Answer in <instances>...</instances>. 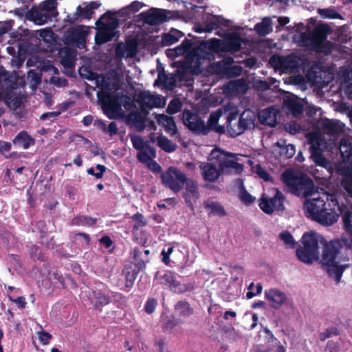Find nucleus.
Returning <instances> with one entry per match:
<instances>
[{
	"mask_svg": "<svg viewBox=\"0 0 352 352\" xmlns=\"http://www.w3.org/2000/svg\"><path fill=\"white\" fill-rule=\"evenodd\" d=\"M327 199V202L320 197L306 200L303 205L306 217L323 226L336 222L339 217L337 210L342 213L345 205L340 206L333 195L328 196Z\"/></svg>",
	"mask_w": 352,
	"mask_h": 352,
	"instance_id": "f257e3e1",
	"label": "nucleus"
},
{
	"mask_svg": "<svg viewBox=\"0 0 352 352\" xmlns=\"http://www.w3.org/2000/svg\"><path fill=\"white\" fill-rule=\"evenodd\" d=\"M348 249L347 243L342 237L328 243L325 241L324 244L320 263L336 283L340 281L344 270L349 267L348 265H338L341 261L348 260L343 254V251Z\"/></svg>",
	"mask_w": 352,
	"mask_h": 352,
	"instance_id": "f03ea898",
	"label": "nucleus"
},
{
	"mask_svg": "<svg viewBox=\"0 0 352 352\" xmlns=\"http://www.w3.org/2000/svg\"><path fill=\"white\" fill-rule=\"evenodd\" d=\"M330 28L326 24L316 26L312 31L302 32L299 36L298 44L300 47L316 53L328 55L333 49V44L327 40Z\"/></svg>",
	"mask_w": 352,
	"mask_h": 352,
	"instance_id": "7ed1b4c3",
	"label": "nucleus"
},
{
	"mask_svg": "<svg viewBox=\"0 0 352 352\" xmlns=\"http://www.w3.org/2000/svg\"><path fill=\"white\" fill-rule=\"evenodd\" d=\"M119 23V20L111 12L108 11L103 14L96 22L97 26L96 43L102 45L111 41L119 33L117 30Z\"/></svg>",
	"mask_w": 352,
	"mask_h": 352,
	"instance_id": "20e7f679",
	"label": "nucleus"
},
{
	"mask_svg": "<svg viewBox=\"0 0 352 352\" xmlns=\"http://www.w3.org/2000/svg\"><path fill=\"white\" fill-rule=\"evenodd\" d=\"M344 165L339 169L340 186L352 197V144L342 139L339 147Z\"/></svg>",
	"mask_w": 352,
	"mask_h": 352,
	"instance_id": "39448f33",
	"label": "nucleus"
},
{
	"mask_svg": "<svg viewBox=\"0 0 352 352\" xmlns=\"http://www.w3.org/2000/svg\"><path fill=\"white\" fill-rule=\"evenodd\" d=\"M282 177L291 192L295 195L307 197L312 195L314 192L313 180L305 175L298 177L292 171L286 170L283 173Z\"/></svg>",
	"mask_w": 352,
	"mask_h": 352,
	"instance_id": "423d86ee",
	"label": "nucleus"
},
{
	"mask_svg": "<svg viewBox=\"0 0 352 352\" xmlns=\"http://www.w3.org/2000/svg\"><path fill=\"white\" fill-rule=\"evenodd\" d=\"M300 242L302 247L296 250V256L300 261L311 264L319 258L318 239L315 232L304 233Z\"/></svg>",
	"mask_w": 352,
	"mask_h": 352,
	"instance_id": "0eeeda50",
	"label": "nucleus"
},
{
	"mask_svg": "<svg viewBox=\"0 0 352 352\" xmlns=\"http://www.w3.org/2000/svg\"><path fill=\"white\" fill-rule=\"evenodd\" d=\"M155 279L157 284L168 287L175 293L184 294L194 289L193 283H182L177 280L176 274L170 270L157 272L155 274Z\"/></svg>",
	"mask_w": 352,
	"mask_h": 352,
	"instance_id": "6e6552de",
	"label": "nucleus"
},
{
	"mask_svg": "<svg viewBox=\"0 0 352 352\" xmlns=\"http://www.w3.org/2000/svg\"><path fill=\"white\" fill-rule=\"evenodd\" d=\"M97 96L102 103L104 111L108 115L118 113L121 109L122 102L126 109H129L131 107V98L126 95L122 96L124 98L123 101L121 100V97L118 94L101 91L98 92ZM109 117L111 118L110 116Z\"/></svg>",
	"mask_w": 352,
	"mask_h": 352,
	"instance_id": "1a4fd4ad",
	"label": "nucleus"
},
{
	"mask_svg": "<svg viewBox=\"0 0 352 352\" xmlns=\"http://www.w3.org/2000/svg\"><path fill=\"white\" fill-rule=\"evenodd\" d=\"M271 192V195L263 193L258 203L259 208L267 214H272L275 211L279 212L285 210V197L283 192L278 188H272Z\"/></svg>",
	"mask_w": 352,
	"mask_h": 352,
	"instance_id": "9d476101",
	"label": "nucleus"
},
{
	"mask_svg": "<svg viewBox=\"0 0 352 352\" xmlns=\"http://www.w3.org/2000/svg\"><path fill=\"white\" fill-rule=\"evenodd\" d=\"M186 177L185 173L175 166H169L160 175L162 184L175 193L184 188Z\"/></svg>",
	"mask_w": 352,
	"mask_h": 352,
	"instance_id": "9b49d317",
	"label": "nucleus"
},
{
	"mask_svg": "<svg viewBox=\"0 0 352 352\" xmlns=\"http://www.w3.org/2000/svg\"><path fill=\"white\" fill-rule=\"evenodd\" d=\"M309 142L311 159L316 166L327 169L329 173L333 170L331 162L327 160L323 154L321 148L322 140L318 135L313 133L310 135Z\"/></svg>",
	"mask_w": 352,
	"mask_h": 352,
	"instance_id": "f8f14e48",
	"label": "nucleus"
},
{
	"mask_svg": "<svg viewBox=\"0 0 352 352\" xmlns=\"http://www.w3.org/2000/svg\"><path fill=\"white\" fill-rule=\"evenodd\" d=\"M219 160V166L220 173L222 174H231L233 172L236 174H241L244 166L237 162L236 155L230 152H223L220 155L217 156Z\"/></svg>",
	"mask_w": 352,
	"mask_h": 352,
	"instance_id": "ddd939ff",
	"label": "nucleus"
},
{
	"mask_svg": "<svg viewBox=\"0 0 352 352\" xmlns=\"http://www.w3.org/2000/svg\"><path fill=\"white\" fill-rule=\"evenodd\" d=\"M184 124L194 134L206 135L205 122L201 118L188 109H185L182 113Z\"/></svg>",
	"mask_w": 352,
	"mask_h": 352,
	"instance_id": "4468645a",
	"label": "nucleus"
},
{
	"mask_svg": "<svg viewBox=\"0 0 352 352\" xmlns=\"http://www.w3.org/2000/svg\"><path fill=\"white\" fill-rule=\"evenodd\" d=\"M83 5L84 6H78L72 16H67L69 18L68 21L70 23L74 24L82 20L91 19L94 14V10L100 6V3L96 1H91L88 3H84Z\"/></svg>",
	"mask_w": 352,
	"mask_h": 352,
	"instance_id": "2eb2a0df",
	"label": "nucleus"
},
{
	"mask_svg": "<svg viewBox=\"0 0 352 352\" xmlns=\"http://www.w3.org/2000/svg\"><path fill=\"white\" fill-rule=\"evenodd\" d=\"M87 34V31L84 30L83 26L78 25L68 32L66 40L69 44L83 49L86 45Z\"/></svg>",
	"mask_w": 352,
	"mask_h": 352,
	"instance_id": "dca6fc26",
	"label": "nucleus"
},
{
	"mask_svg": "<svg viewBox=\"0 0 352 352\" xmlns=\"http://www.w3.org/2000/svg\"><path fill=\"white\" fill-rule=\"evenodd\" d=\"M186 58L190 63H194L199 67L204 60H211L213 56L207 48L201 45V43L199 46L193 48L188 53Z\"/></svg>",
	"mask_w": 352,
	"mask_h": 352,
	"instance_id": "f3484780",
	"label": "nucleus"
},
{
	"mask_svg": "<svg viewBox=\"0 0 352 352\" xmlns=\"http://www.w3.org/2000/svg\"><path fill=\"white\" fill-rule=\"evenodd\" d=\"M143 21L148 25H159L168 20L167 12L163 9L153 8L140 14Z\"/></svg>",
	"mask_w": 352,
	"mask_h": 352,
	"instance_id": "a211bd4d",
	"label": "nucleus"
},
{
	"mask_svg": "<svg viewBox=\"0 0 352 352\" xmlns=\"http://www.w3.org/2000/svg\"><path fill=\"white\" fill-rule=\"evenodd\" d=\"M185 192L182 195L186 204L192 208V201H196L199 197V188L197 184L191 178L186 177L184 182Z\"/></svg>",
	"mask_w": 352,
	"mask_h": 352,
	"instance_id": "6ab92c4d",
	"label": "nucleus"
},
{
	"mask_svg": "<svg viewBox=\"0 0 352 352\" xmlns=\"http://www.w3.org/2000/svg\"><path fill=\"white\" fill-rule=\"evenodd\" d=\"M136 102L140 106L141 111H145V116H147L148 113L145 108L159 107L160 98L157 96L152 95L149 92L141 91L137 96Z\"/></svg>",
	"mask_w": 352,
	"mask_h": 352,
	"instance_id": "aec40b11",
	"label": "nucleus"
},
{
	"mask_svg": "<svg viewBox=\"0 0 352 352\" xmlns=\"http://www.w3.org/2000/svg\"><path fill=\"white\" fill-rule=\"evenodd\" d=\"M254 124V120L251 118L245 117V113H242L235 125L227 124L228 133L232 137H236L243 133L247 129H250Z\"/></svg>",
	"mask_w": 352,
	"mask_h": 352,
	"instance_id": "412c9836",
	"label": "nucleus"
},
{
	"mask_svg": "<svg viewBox=\"0 0 352 352\" xmlns=\"http://www.w3.org/2000/svg\"><path fill=\"white\" fill-rule=\"evenodd\" d=\"M201 171V175L204 181L208 182H214L217 180L221 175L220 168L212 163L201 162L199 165Z\"/></svg>",
	"mask_w": 352,
	"mask_h": 352,
	"instance_id": "4be33fe9",
	"label": "nucleus"
},
{
	"mask_svg": "<svg viewBox=\"0 0 352 352\" xmlns=\"http://www.w3.org/2000/svg\"><path fill=\"white\" fill-rule=\"evenodd\" d=\"M265 296L270 303V306L276 309H279L287 300L285 294L276 288L265 290Z\"/></svg>",
	"mask_w": 352,
	"mask_h": 352,
	"instance_id": "5701e85b",
	"label": "nucleus"
},
{
	"mask_svg": "<svg viewBox=\"0 0 352 352\" xmlns=\"http://www.w3.org/2000/svg\"><path fill=\"white\" fill-rule=\"evenodd\" d=\"M344 229L349 236V238L342 236L347 243V247L352 250V211L346 206H344L343 212L341 213Z\"/></svg>",
	"mask_w": 352,
	"mask_h": 352,
	"instance_id": "b1692460",
	"label": "nucleus"
},
{
	"mask_svg": "<svg viewBox=\"0 0 352 352\" xmlns=\"http://www.w3.org/2000/svg\"><path fill=\"white\" fill-rule=\"evenodd\" d=\"M149 250H142L140 248L133 249L131 255L135 261V267L139 270H143L146 268V265L149 262Z\"/></svg>",
	"mask_w": 352,
	"mask_h": 352,
	"instance_id": "393cba45",
	"label": "nucleus"
},
{
	"mask_svg": "<svg viewBox=\"0 0 352 352\" xmlns=\"http://www.w3.org/2000/svg\"><path fill=\"white\" fill-rule=\"evenodd\" d=\"M157 121L170 135L174 136L178 133L176 123L173 117L164 114H159L157 116Z\"/></svg>",
	"mask_w": 352,
	"mask_h": 352,
	"instance_id": "a878e982",
	"label": "nucleus"
},
{
	"mask_svg": "<svg viewBox=\"0 0 352 352\" xmlns=\"http://www.w3.org/2000/svg\"><path fill=\"white\" fill-rule=\"evenodd\" d=\"M344 125L336 120H325L322 123L324 132L331 136H338L343 132Z\"/></svg>",
	"mask_w": 352,
	"mask_h": 352,
	"instance_id": "bb28decb",
	"label": "nucleus"
},
{
	"mask_svg": "<svg viewBox=\"0 0 352 352\" xmlns=\"http://www.w3.org/2000/svg\"><path fill=\"white\" fill-rule=\"evenodd\" d=\"M12 142L16 147L28 149L34 144L35 141L26 131H22L15 136Z\"/></svg>",
	"mask_w": 352,
	"mask_h": 352,
	"instance_id": "cd10ccee",
	"label": "nucleus"
},
{
	"mask_svg": "<svg viewBox=\"0 0 352 352\" xmlns=\"http://www.w3.org/2000/svg\"><path fill=\"white\" fill-rule=\"evenodd\" d=\"M92 294L95 300L93 305L94 308L100 312L102 311L103 307L110 304L111 302V297L102 290L93 291Z\"/></svg>",
	"mask_w": 352,
	"mask_h": 352,
	"instance_id": "c85d7f7f",
	"label": "nucleus"
},
{
	"mask_svg": "<svg viewBox=\"0 0 352 352\" xmlns=\"http://www.w3.org/2000/svg\"><path fill=\"white\" fill-rule=\"evenodd\" d=\"M141 270L135 267H133L131 265H126L122 271V274L125 278V287L128 289L125 291L128 292L133 286L134 281L136 279L138 274Z\"/></svg>",
	"mask_w": 352,
	"mask_h": 352,
	"instance_id": "c756f323",
	"label": "nucleus"
},
{
	"mask_svg": "<svg viewBox=\"0 0 352 352\" xmlns=\"http://www.w3.org/2000/svg\"><path fill=\"white\" fill-rule=\"evenodd\" d=\"M242 38L236 34H233L223 41L224 52H237L241 50Z\"/></svg>",
	"mask_w": 352,
	"mask_h": 352,
	"instance_id": "7c9ffc66",
	"label": "nucleus"
},
{
	"mask_svg": "<svg viewBox=\"0 0 352 352\" xmlns=\"http://www.w3.org/2000/svg\"><path fill=\"white\" fill-rule=\"evenodd\" d=\"M58 54L60 62L64 67L69 68L74 66L76 57L75 50L65 47L62 48Z\"/></svg>",
	"mask_w": 352,
	"mask_h": 352,
	"instance_id": "2f4dec72",
	"label": "nucleus"
},
{
	"mask_svg": "<svg viewBox=\"0 0 352 352\" xmlns=\"http://www.w3.org/2000/svg\"><path fill=\"white\" fill-rule=\"evenodd\" d=\"M299 58L293 54L284 56L282 72L285 73H294L300 67Z\"/></svg>",
	"mask_w": 352,
	"mask_h": 352,
	"instance_id": "473e14b6",
	"label": "nucleus"
},
{
	"mask_svg": "<svg viewBox=\"0 0 352 352\" xmlns=\"http://www.w3.org/2000/svg\"><path fill=\"white\" fill-rule=\"evenodd\" d=\"M228 20H226L221 16H213L206 23L204 31L206 32H211L214 30H217L221 26L227 27L228 25Z\"/></svg>",
	"mask_w": 352,
	"mask_h": 352,
	"instance_id": "72a5a7b5",
	"label": "nucleus"
},
{
	"mask_svg": "<svg viewBox=\"0 0 352 352\" xmlns=\"http://www.w3.org/2000/svg\"><path fill=\"white\" fill-rule=\"evenodd\" d=\"M175 310L179 317L186 318L194 314V309L186 300H179L175 305Z\"/></svg>",
	"mask_w": 352,
	"mask_h": 352,
	"instance_id": "f704fd0d",
	"label": "nucleus"
},
{
	"mask_svg": "<svg viewBox=\"0 0 352 352\" xmlns=\"http://www.w3.org/2000/svg\"><path fill=\"white\" fill-rule=\"evenodd\" d=\"M184 34L179 30L171 29L168 33L162 36V43L164 46L171 45L177 43Z\"/></svg>",
	"mask_w": 352,
	"mask_h": 352,
	"instance_id": "c9c22d12",
	"label": "nucleus"
},
{
	"mask_svg": "<svg viewBox=\"0 0 352 352\" xmlns=\"http://www.w3.org/2000/svg\"><path fill=\"white\" fill-rule=\"evenodd\" d=\"M156 150L153 146L147 147L140 151H138L137 159L138 160L144 164L148 163L150 161L155 158Z\"/></svg>",
	"mask_w": 352,
	"mask_h": 352,
	"instance_id": "e433bc0d",
	"label": "nucleus"
},
{
	"mask_svg": "<svg viewBox=\"0 0 352 352\" xmlns=\"http://www.w3.org/2000/svg\"><path fill=\"white\" fill-rule=\"evenodd\" d=\"M285 106L294 116H298L303 112L302 104L295 98H288L284 101Z\"/></svg>",
	"mask_w": 352,
	"mask_h": 352,
	"instance_id": "4c0bfd02",
	"label": "nucleus"
},
{
	"mask_svg": "<svg viewBox=\"0 0 352 352\" xmlns=\"http://www.w3.org/2000/svg\"><path fill=\"white\" fill-rule=\"evenodd\" d=\"M43 12L45 11L43 10V8L41 10L32 8L29 12V16L37 24L42 25L45 23L48 19L47 14L43 13Z\"/></svg>",
	"mask_w": 352,
	"mask_h": 352,
	"instance_id": "58836bf2",
	"label": "nucleus"
},
{
	"mask_svg": "<svg viewBox=\"0 0 352 352\" xmlns=\"http://www.w3.org/2000/svg\"><path fill=\"white\" fill-rule=\"evenodd\" d=\"M201 45L207 48L210 52H224L223 42L218 38H213L210 41H203Z\"/></svg>",
	"mask_w": 352,
	"mask_h": 352,
	"instance_id": "ea45409f",
	"label": "nucleus"
},
{
	"mask_svg": "<svg viewBox=\"0 0 352 352\" xmlns=\"http://www.w3.org/2000/svg\"><path fill=\"white\" fill-rule=\"evenodd\" d=\"M158 146L167 153H172L177 148L176 144L173 143L166 136L160 135L157 138Z\"/></svg>",
	"mask_w": 352,
	"mask_h": 352,
	"instance_id": "a19ab883",
	"label": "nucleus"
},
{
	"mask_svg": "<svg viewBox=\"0 0 352 352\" xmlns=\"http://www.w3.org/2000/svg\"><path fill=\"white\" fill-rule=\"evenodd\" d=\"M142 112L144 113V116L138 111H132L128 115L127 119L136 127L144 129L146 116H145V111Z\"/></svg>",
	"mask_w": 352,
	"mask_h": 352,
	"instance_id": "79ce46f5",
	"label": "nucleus"
},
{
	"mask_svg": "<svg viewBox=\"0 0 352 352\" xmlns=\"http://www.w3.org/2000/svg\"><path fill=\"white\" fill-rule=\"evenodd\" d=\"M254 30L259 35L265 36L272 31V21L270 18H265L260 23L255 25Z\"/></svg>",
	"mask_w": 352,
	"mask_h": 352,
	"instance_id": "37998d69",
	"label": "nucleus"
},
{
	"mask_svg": "<svg viewBox=\"0 0 352 352\" xmlns=\"http://www.w3.org/2000/svg\"><path fill=\"white\" fill-rule=\"evenodd\" d=\"M276 145L280 148V155H284L287 159L292 158L296 153L295 146L292 144L285 145V140H283V144L277 142Z\"/></svg>",
	"mask_w": 352,
	"mask_h": 352,
	"instance_id": "c03bdc74",
	"label": "nucleus"
},
{
	"mask_svg": "<svg viewBox=\"0 0 352 352\" xmlns=\"http://www.w3.org/2000/svg\"><path fill=\"white\" fill-rule=\"evenodd\" d=\"M72 221L76 226H92L96 223L97 219L87 215H78L74 217Z\"/></svg>",
	"mask_w": 352,
	"mask_h": 352,
	"instance_id": "a18cd8bd",
	"label": "nucleus"
},
{
	"mask_svg": "<svg viewBox=\"0 0 352 352\" xmlns=\"http://www.w3.org/2000/svg\"><path fill=\"white\" fill-rule=\"evenodd\" d=\"M221 116V112L220 111H217L210 113L208 120V124H205V128H206V130L205 131L206 135H208L212 129L217 125Z\"/></svg>",
	"mask_w": 352,
	"mask_h": 352,
	"instance_id": "49530a36",
	"label": "nucleus"
},
{
	"mask_svg": "<svg viewBox=\"0 0 352 352\" xmlns=\"http://www.w3.org/2000/svg\"><path fill=\"white\" fill-rule=\"evenodd\" d=\"M318 13L322 16L323 19H343L342 15L338 13L334 8H319L318 10Z\"/></svg>",
	"mask_w": 352,
	"mask_h": 352,
	"instance_id": "de8ad7c7",
	"label": "nucleus"
},
{
	"mask_svg": "<svg viewBox=\"0 0 352 352\" xmlns=\"http://www.w3.org/2000/svg\"><path fill=\"white\" fill-rule=\"evenodd\" d=\"M279 238L284 242L285 245L290 248H294L296 241L289 231H283L279 234Z\"/></svg>",
	"mask_w": 352,
	"mask_h": 352,
	"instance_id": "09e8293b",
	"label": "nucleus"
},
{
	"mask_svg": "<svg viewBox=\"0 0 352 352\" xmlns=\"http://www.w3.org/2000/svg\"><path fill=\"white\" fill-rule=\"evenodd\" d=\"M29 254L34 261H44L45 260V255L41 253L39 246L36 245H31L29 250Z\"/></svg>",
	"mask_w": 352,
	"mask_h": 352,
	"instance_id": "8fccbe9b",
	"label": "nucleus"
},
{
	"mask_svg": "<svg viewBox=\"0 0 352 352\" xmlns=\"http://www.w3.org/2000/svg\"><path fill=\"white\" fill-rule=\"evenodd\" d=\"M97 123L98 125L101 127L104 132L108 131L111 136L116 135L118 132V129L116 122H110L108 128L107 127L105 123L102 120H98Z\"/></svg>",
	"mask_w": 352,
	"mask_h": 352,
	"instance_id": "3c124183",
	"label": "nucleus"
},
{
	"mask_svg": "<svg viewBox=\"0 0 352 352\" xmlns=\"http://www.w3.org/2000/svg\"><path fill=\"white\" fill-rule=\"evenodd\" d=\"M131 142L133 144V146L138 151L143 150L144 148H146L147 147L151 146L148 142L144 141L143 138L140 136H135L131 138Z\"/></svg>",
	"mask_w": 352,
	"mask_h": 352,
	"instance_id": "603ef678",
	"label": "nucleus"
},
{
	"mask_svg": "<svg viewBox=\"0 0 352 352\" xmlns=\"http://www.w3.org/2000/svg\"><path fill=\"white\" fill-rule=\"evenodd\" d=\"M80 75L89 80H96L97 78L98 74L96 72H94L89 67L82 66L79 69Z\"/></svg>",
	"mask_w": 352,
	"mask_h": 352,
	"instance_id": "864d4df0",
	"label": "nucleus"
},
{
	"mask_svg": "<svg viewBox=\"0 0 352 352\" xmlns=\"http://www.w3.org/2000/svg\"><path fill=\"white\" fill-rule=\"evenodd\" d=\"M252 170L255 173L258 177L265 181H270L271 177L270 174L262 167V166L259 164L252 166Z\"/></svg>",
	"mask_w": 352,
	"mask_h": 352,
	"instance_id": "5fc2aeb1",
	"label": "nucleus"
},
{
	"mask_svg": "<svg viewBox=\"0 0 352 352\" xmlns=\"http://www.w3.org/2000/svg\"><path fill=\"white\" fill-rule=\"evenodd\" d=\"M182 107V104L178 99H173L169 102L166 111L169 114H175L179 112Z\"/></svg>",
	"mask_w": 352,
	"mask_h": 352,
	"instance_id": "6e6d98bb",
	"label": "nucleus"
},
{
	"mask_svg": "<svg viewBox=\"0 0 352 352\" xmlns=\"http://www.w3.org/2000/svg\"><path fill=\"white\" fill-rule=\"evenodd\" d=\"M206 207L210 209L212 212L215 213L219 216H225L226 214L223 206L218 202L212 201L210 204H207Z\"/></svg>",
	"mask_w": 352,
	"mask_h": 352,
	"instance_id": "4d7b16f0",
	"label": "nucleus"
},
{
	"mask_svg": "<svg viewBox=\"0 0 352 352\" xmlns=\"http://www.w3.org/2000/svg\"><path fill=\"white\" fill-rule=\"evenodd\" d=\"M96 169L98 170V172L96 173L93 167L89 168L87 172L89 175H93L97 179L102 178L104 173L107 170L106 166L102 164H97L96 166Z\"/></svg>",
	"mask_w": 352,
	"mask_h": 352,
	"instance_id": "13d9d810",
	"label": "nucleus"
},
{
	"mask_svg": "<svg viewBox=\"0 0 352 352\" xmlns=\"http://www.w3.org/2000/svg\"><path fill=\"white\" fill-rule=\"evenodd\" d=\"M12 147V144L10 142H5L0 140V154L3 155L6 158H11L14 155V153H10L9 155H6V153L8 152Z\"/></svg>",
	"mask_w": 352,
	"mask_h": 352,
	"instance_id": "bf43d9fd",
	"label": "nucleus"
},
{
	"mask_svg": "<svg viewBox=\"0 0 352 352\" xmlns=\"http://www.w3.org/2000/svg\"><path fill=\"white\" fill-rule=\"evenodd\" d=\"M126 50V56L133 57L137 52L138 50V45L135 41H126L124 45Z\"/></svg>",
	"mask_w": 352,
	"mask_h": 352,
	"instance_id": "052dcab7",
	"label": "nucleus"
},
{
	"mask_svg": "<svg viewBox=\"0 0 352 352\" xmlns=\"http://www.w3.org/2000/svg\"><path fill=\"white\" fill-rule=\"evenodd\" d=\"M179 324V322L173 318L166 317L163 321L162 327L164 331H170Z\"/></svg>",
	"mask_w": 352,
	"mask_h": 352,
	"instance_id": "680f3d73",
	"label": "nucleus"
},
{
	"mask_svg": "<svg viewBox=\"0 0 352 352\" xmlns=\"http://www.w3.org/2000/svg\"><path fill=\"white\" fill-rule=\"evenodd\" d=\"M240 199L243 204L250 205L253 203L255 198L251 195L243 186L240 193Z\"/></svg>",
	"mask_w": 352,
	"mask_h": 352,
	"instance_id": "e2e57ef3",
	"label": "nucleus"
},
{
	"mask_svg": "<svg viewBox=\"0 0 352 352\" xmlns=\"http://www.w3.org/2000/svg\"><path fill=\"white\" fill-rule=\"evenodd\" d=\"M157 305V301L155 298H148V300H146L145 305H144L145 312L148 314H153L155 311Z\"/></svg>",
	"mask_w": 352,
	"mask_h": 352,
	"instance_id": "0e129e2a",
	"label": "nucleus"
},
{
	"mask_svg": "<svg viewBox=\"0 0 352 352\" xmlns=\"http://www.w3.org/2000/svg\"><path fill=\"white\" fill-rule=\"evenodd\" d=\"M284 56L273 55L270 59V64L276 69L282 70Z\"/></svg>",
	"mask_w": 352,
	"mask_h": 352,
	"instance_id": "69168bd1",
	"label": "nucleus"
},
{
	"mask_svg": "<svg viewBox=\"0 0 352 352\" xmlns=\"http://www.w3.org/2000/svg\"><path fill=\"white\" fill-rule=\"evenodd\" d=\"M132 219L136 221V225H135L134 228H139L147 225V221L145 219L143 214L138 212L133 215Z\"/></svg>",
	"mask_w": 352,
	"mask_h": 352,
	"instance_id": "338daca9",
	"label": "nucleus"
},
{
	"mask_svg": "<svg viewBox=\"0 0 352 352\" xmlns=\"http://www.w3.org/2000/svg\"><path fill=\"white\" fill-rule=\"evenodd\" d=\"M28 78L35 85H38L41 82V74L34 70L31 69L28 72Z\"/></svg>",
	"mask_w": 352,
	"mask_h": 352,
	"instance_id": "774afa93",
	"label": "nucleus"
}]
</instances>
